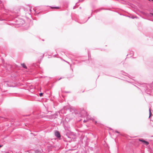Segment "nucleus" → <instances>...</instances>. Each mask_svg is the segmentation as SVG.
<instances>
[{
  "instance_id": "nucleus-27",
  "label": "nucleus",
  "mask_w": 153,
  "mask_h": 153,
  "mask_svg": "<svg viewBox=\"0 0 153 153\" xmlns=\"http://www.w3.org/2000/svg\"><path fill=\"white\" fill-rule=\"evenodd\" d=\"M128 82H129V81H128Z\"/></svg>"
},
{
  "instance_id": "nucleus-16",
  "label": "nucleus",
  "mask_w": 153,
  "mask_h": 153,
  "mask_svg": "<svg viewBox=\"0 0 153 153\" xmlns=\"http://www.w3.org/2000/svg\"><path fill=\"white\" fill-rule=\"evenodd\" d=\"M115 132L116 133H118V134H120V132H119L118 131H115Z\"/></svg>"
},
{
  "instance_id": "nucleus-11",
  "label": "nucleus",
  "mask_w": 153,
  "mask_h": 153,
  "mask_svg": "<svg viewBox=\"0 0 153 153\" xmlns=\"http://www.w3.org/2000/svg\"><path fill=\"white\" fill-rule=\"evenodd\" d=\"M149 118L152 115V113H151V110H150V108H149Z\"/></svg>"
},
{
  "instance_id": "nucleus-25",
  "label": "nucleus",
  "mask_w": 153,
  "mask_h": 153,
  "mask_svg": "<svg viewBox=\"0 0 153 153\" xmlns=\"http://www.w3.org/2000/svg\"><path fill=\"white\" fill-rule=\"evenodd\" d=\"M56 55H54L53 56H55Z\"/></svg>"
},
{
  "instance_id": "nucleus-6",
  "label": "nucleus",
  "mask_w": 153,
  "mask_h": 153,
  "mask_svg": "<svg viewBox=\"0 0 153 153\" xmlns=\"http://www.w3.org/2000/svg\"><path fill=\"white\" fill-rule=\"evenodd\" d=\"M50 8L52 9H59V7H51L50 6Z\"/></svg>"
},
{
  "instance_id": "nucleus-18",
  "label": "nucleus",
  "mask_w": 153,
  "mask_h": 153,
  "mask_svg": "<svg viewBox=\"0 0 153 153\" xmlns=\"http://www.w3.org/2000/svg\"><path fill=\"white\" fill-rule=\"evenodd\" d=\"M3 146V145H0V148H1V147H2Z\"/></svg>"
},
{
  "instance_id": "nucleus-19",
  "label": "nucleus",
  "mask_w": 153,
  "mask_h": 153,
  "mask_svg": "<svg viewBox=\"0 0 153 153\" xmlns=\"http://www.w3.org/2000/svg\"><path fill=\"white\" fill-rule=\"evenodd\" d=\"M5 11L7 13L8 10H6Z\"/></svg>"
},
{
  "instance_id": "nucleus-9",
  "label": "nucleus",
  "mask_w": 153,
  "mask_h": 153,
  "mask_svg": "<svg viewBox=\"0 0 153 153\" xmlns=\"http://www.w3.org/2000/svg\"><path fill=\"white\" fill-rule=\"evenodd\" d=\"M6 85L7 86V87H14V86H12V85H10L8 83V82H6Z\"/></svg>"
},
{
  "instance_id": "nucleus-29",
  "label": "nucleus",
  "mask_w": 153,
  "mask_h": 153,
  "mask_svg": "<svg viewBox=\"0 0 153 153\" xmlns=\"http://www.w3.org/2000/svg\"><path fill=\"white\" fill-rule=\"evenodd\" d=\"M89 18V17H88V19Z\"/></svg>"
},
{
  "instance_id": "nucleus-20",
  "label": "nucleus",
  "mask_w": 153,
  "mask_h": 153,
  "mask_svg": "<svg viewBox=\"0 0 153 153\" xmlns=\"http://www.w3.org/2000/svg\"><path fill=\"white\" fill-rule=\"evenodd\" d=\"M96 13H97V11H99V10H98L96 9Z\"/></svg>"
},
{
  "instance_id": "nucleus-15",
  "label": "nucleus",
  "mask_w": 153,
  "mask_h": 153,
  "mask_svg": "<svg viewBox=\"0 0 153 153\" xmlns=\"http://www.w3.org/2000/svg\"><path fill=\"white\" fill-rule=\"evenodd\" d=\"M150 16H153V13H150Z\"/></svg>"
},
{
  "instance_id": "nucleus-14",
  "label": "nucleus",
  "mask_w": 153,
  "mask_h": 153,
  "mask_svg": "<svg viewBox=\"0 0 153 153\" xmlns=\"http://www.w3.org/2000/svg\"><path fill=\"white\" fill-rule=\"evenodd\" d=\"M54 115H55V117L56 118L57 117V116H58V115H57L56 114H55Z\"/></svg>"
},
{
  "instance_id": "nucleus-2",
  "label": "nucleus",
  "mask_w": 153,
  "mask_h": 153,
  "mask_svg": "<svg viewBox=\"0 0 153 153\" xmlns=\"http://www.w3.org/2000/svg\"><path fill=\"white\" fill-rule=\"evenodd\" d=\"M80 114L82 116L85 117L86 116H87V113L85 111L84 109H82L81 110Z\"/></svg>"
},
{
  "instance_id": "nucleus-3",
  "label": "nucleus",
  "mask_w": 153,
  "mask_h": 153,
  "mask_svg": "<svg viewBox=\"0 0 153 153\" xmlns=\"http://www.w3.org/2000/svg\"><path fill=\"white\" fill-rule=\"evenodd\" d=\"M54 135L56 137L59 139L61 138V135L59 132L58 131H56L55 132Z\"/></svg>"
},
{
  "instance_id": "nucleus-30",
  "label": "nucleus",
  "mask_w": 153,
  "mask_h": 153,
  "mask_svg": "<svg viewBox=\"0 0 153 153\" xmlns=\"http://www.w3.org/2000/svg\"><path fill=\"white\" fill-rule=\"evenodd\" d=\"M43 40V41H44V39H43V40Z\"/></svg>"
},
{
  "instance_id": "nucleus-31",
  "label": "nucleus",
  "mask_w": 153,
  "mask_h": 153,
  "mask_svg": "<svg viewBox=\"0 0 153 153\" xmlns=\"http://www.w3.org/2000/svg\"><path fill=\"white\" fill-rule=\"evenodd\" d=\"M152 0V1H153V0Z\"/></svg>"
},
{
  "instance_id": "nucleus-22",
  "label": "nucleus",
  "mask_w": 153,
  "mask_h": 153,
  "mask_svg": "<svg viewBox=\"0 0 153 153\" xmlns=\"http://www.w3.org/2000/svg\"><path fill=\"white\" fill-rule=\"evenodd\" d=\"M66 93H69V92L67 91V92H66Z\"/></svg>"
},
{
  "instance_id": "nucleus-7",
  "label": "nucleus",
  "mask_w": 153,
  "mask_h": 153,
  "mask_svg": "<svg viewBox=\"0 0 153 153\" xmlns=\"http://www.w3.org/2000/svg\"><path fill=\"white\" fill-rule=\"evenodd\" d=\"M21 65L23 68L25 69L27 68V67L25 65L24 63L21 64Z\"/></svg>"
},
{
  "instance_id": "nucleus-4",
  "label": "nucleus",
  "mask_w": 153,
  "mask_h": 153,
  "mask_svg": "<svg viewBox=\"0 0 153 153\" xmlns=\"http://www.w3.org/2000/svg\"><path fill=\"white\" fill-rule=\"evenodd\" d=\"M85 117H86L87 120L88 121L89 120H92L93 121V120H94L92 117H91L90 116L88 115V114H87V116H86Z\"/></svg>"
},
{
  "instance_id": "nucleus-1",
  "label": "nucleus",
  "mask_w": 153,
  "mask_h": 153,
  "mask_svg": "<svg viewBox=\"0 0 153 153\" xmlns=\"http://www.w3.org/2000/svg\"><path fill=\"white\" fill-rule=\"evenodd\" d=\"M95 0H91V9L92 13H95L96 11Z\"/></svg>"
},
{
  "instance_id": "nucleus-24",
  "label": "nucleus",
  "mask_w": 153,
  "mask_h": 153,
  "mask_svg": "<svg viewBox=\"0 0 153 153\" xmlns=\"http://www.w3.org/2000/svg\"><path fill=\"white\" fill-rule=\"evenodd\" d=\"M64 61H65V62H66L68 63H69L68 62H67V61H65V60H64Z\"/></svg>"
},
{
  "instance_id": "nucleus-21",
  "label": "nucleus",
  "mask_w": 153,
  "mask_h": 153,
  "mask_svg": "<svg viewBox=\"0 0 153 153\" xmlns=\"http://www.w3.org/2000/svg\"><path fill=\"white\" fill-rule=\"evenodd\" d=\"M82 1V0H79V1Z\"/></svg>"
},
{
  "instance_id": "nucleus-13",
  "label": "nucleus",
  "mask_w": 153,
  "mask_h": 153,
  "mask_svg": "<svg viewBox=\"0 0 153 153\" xmlns=\"http://www.w3.org/2000/svg\"><path fill=\"white\" fill-rule=\"evenodd\" d=\"M87 20H88V19H87L86 21H85V22H80L79 23H81V24H83V23H84L85 22H86V21H87Z\"/></svg>"
},
{
  "instance_id": "nucleus-12",
  "label": "nucleus",
  "mask_w": 153,
  "mask_h": 153,
  "mask_svg": "<svg viewBox=\"0 0 153 153\" xmlns=\"http://www.w3.org/2000/svg\"><path fill=\"white\" fill-rule=\"evenodd\" d=\"M39 95L40 97H42L43 95V93H39Z\"/></svg>"
},
{
  "instance_id": "nucleus-17",
  "label": "nucleus",
  "mask_w": 153,
  "mask_h": 153,
  "mask_svg": "<svg viewBox=\"0 0 153 153\" xmlns=\"http://www.w3.org/2000/svg\"><path fill=\"white\" fill-rule=\"evenodd\" d=\"M87 121H88L87 120H83V122L84 123H85V122H86Z\"/></svg>"
},
{
  "instance_id": "nucleus-26",
  "label": "nucleus",
  "mask_w": 153,
  "mask_h": 153,
  "mask_svg": "<svg viewBox=\"0 0 153 153\" xmlns=\"http://www.w3.org/2000/svg\"><path fill=\"white\" fill-rule=\"evenodd\" d=\"M132 19H134V17H132Z\"/></svg>"
},
{
  "instance_id": "nucleus-32",
  "label": "nucleus",
  "mask_w": 153,
  "mask_h": 153,
  "mask_svg": "<svg viewBox=\"0 0 153 153\" xmlns=\"http://www.w3.org/2000/svg\"><path fill=\"white\" fill-rule=\"evenodd\" d=\"M96 124H97V121H96Z\"/></svg>"
},
{
  "instance_id": "nucleus-5",
  "label": "nucleus",
  "mask_w": 153,
  "mask_h": 153,
  "mask_svg": "<svg viewBox=\"0 0 153 153\" xmlns=\"http://www.w3.org/2000/svg\"><path fill=\"white\" fill-rule=\"evenodd\" d=\"M6 20V19H5L3 18L1 16H0V21H3V22H2L3 23H4V21Z\"/></svg>"
},
{
  "instance_id": "nucleus-10",
  "label": "nucleus",
  "mask_w": 153,
  "mask_h": 153,
  "mask_svg": "<svg viewBox=\"0 0 153 153\" xmlns=\"http://www.w3.org/2000/svg\"><path fill=\"white\" fill-rule=\"evenodd\" d=\"M139 141L140 142H142L143 143L145 142V140H144L143 139H140L139 140Z\"/></svg>"
},
{
  "instance_id": "nucleus-8",
  "label": "nucleus",
  "mask_w": 153,
  "mask_h": 153,
  "mask_svg": "<svg viewBox=\"0 0 153 153\" xmlns=\"http://www.w3.org/2000/svg\"><path fill=\"white\" fill-rule=\"evenodd\" d=\"M149 142L148 141H145V142L143 143V144H144L146 145H147L149 144Z\"/></svg>"
},
{
  "instance_id": "nucleus-28",
  "label": "nucleus",
  "mask_w": 153,
  "mask_h": 153,
  "mask_svg": "<svg viewBox=\"0 0 153 153\" xmlns=\"http://www.w3.org/2000/svg\"><path fill=\"white\" fill-rule=\"evenodd\" d=\"M71 70H72V71H73V69H72V68H71Z\"/></svg>"
},
{
  "instance_id": "nucleus-23",
  "label": "nucleus",
  "mask_w": 153,
  "mask_h": 153,
  "mask_svg": "<svg viewBox=\"0 0 153 153\" xmlns=\"http://www.w3.org/2000/svg\"><path fill=\"white\" fill-rule=\"evenodd\" d=\"M75 6H74V7H73V9H75Z\"/></svg>"
}]
</instances>
